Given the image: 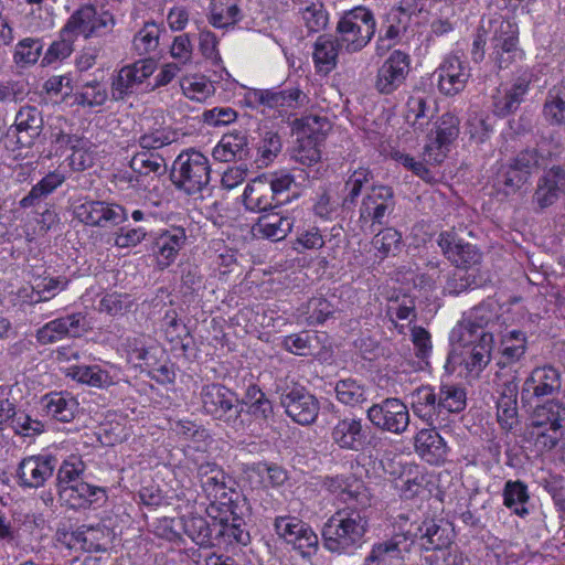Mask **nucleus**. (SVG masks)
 Wrapping results in <instances>:
<instances>
[{
    "label": "nucleus",
    "instance_id": "nucleus-2",
    "mask_svg": "<svg viewBox=\"0 0 565 565\" xmlns=\"http://www.w3.org/2000/svg\"><path fill=\"white\" fill-rule=\"evenodd\" d=\"M412 545L418 542L420 548L433 553L425 556L431 565H456V556H451L452 530L449 525L435 520H425L420 524L411 525L407 530Z\"/></svg>",
    "mask_w": 565,
    "mask_h": 565
},
{
    "label": "nucleus",
    "instance_id": "nucleus-28",
    "mask_svg": "<svg viewBox=\"0 0 565 565\" xmlns=\"http://www.w3.org/2000/svg\"><path fill=\"white\" fill-rule=\"evenodd\" d=\"M511 379L507 380L501 387L497 401V418L504 430H512L519 424L518 416V376L516 370H513Z\"/></svg>",
    "mask_w": 565,
    "mask_h": 565
},
{
    "label": "nucleus",
    "instance_id": "nucleus-22",
    "mask_svg": "<svg viewBox=\"0 0 565 565\" xmlns=\"http://www.w3.org/2000/svg\"><path fill=\"white\" fill-rule=\"evenodd\" d=\"M434 76L437 77V86L441 94L455 96L465 89L470 72L458 56L449 55L435 71Z\"/></svg>",
    "mask_w": 565,
    "mask_h": 565
},
{
    "label": "nucleus",
    "instance_id": "nucleus-36",
    "mask_svg": "<svg viewBox=\"0 0 565 565\" xmlns=\"http://www.w3.org/2000/svg\"><path fill=\"white\" fill-rule=\"evenodd\" d=\"M503 505L513 514L525 519L531 513V494L527 484L518 480L505 481L502 489Z\"/></svg>",
    "mask_w": 565,
    "mask_h": 565
},
{
    "label": "nucleus",
    "instance_id": "nucleus-40",
    "mask_svg": "<svg viewBox=\"0 0 565 565\" xmlns=\"http://www.w3.org/2000/svg\"><path fill=\"white\" fill-rule=\"evenodd\" d=\"M196 478L206 498L218 490L228 489V484L234 483L223 468L213 461L198 463Z\"/></svg>",
    "mask_w": 565,
    "mask_h": 565
},
{
    "label": "nucleus",
    "instance_id": "nucleus-37",
    "mask_svg": "<svg viewBox=\"0 0 565 565\" xmlns=\"http://www.w3.org/2000/svg\"><path fill=\"white\" fill-rule=\"evenodd\" d=\"M527 350L526 334L520 330H512L504 334L500 342V356L497 365L500 370L509 369L521 361Z\"/></svg>",
    "mask_w": 565,
    "mask_h": 565
},
{
    "label": "nucleus",
    "instance_id": "nucleus-24",
    "mask_svg": "<svg viewBox=\"0 0 565 565\" xmlns=\"http://www.w3.org/2000/svg\"><path fill=\"white\" fill-rule=\"evenodd\" d=\"M411 13L402 7H394L384 15L376 41V53L383 55L406 33L411 23Z\"/></svg>",
    "mask_w": 565,
    "mask_h": 565
},
{
    "label": "nucleus",
    "instance_id": "nucleus-34",
    "mask_svg": "<svg viewBox=\"0 0 565 565\" xmlns=\"http://www.w3.org/2000/svg\"><path fill=\"white\" fill-rule=\"evenodd\" d=\"M243 203L247 210L258 213L276 210L280 206L269 188V183H267V179L262 175L246 185L243 193Z\"/></svg>",
    "mask_w": 565,
    "mask_h": 565
},
{
    "label": "nucleus",
    "instance_id": "nucleus-43",
    "mask_svg": "<svg viewBox=\"0 0 565 565\" xmlns=\"http://www.w3.org/2000/svg\"><path fill=\"white\" fill-rule=\"evenodd\" d=\"M42 404L47 416L63 423L71 422L78 408L77 401L62 392L46 394L42 398Z\"/></svg>",
    "mask_w": 565,
    "mask_h": 565
},
{
    "label": "nucleus",
    "instance_id": "nucleus-4",
    "mask_svg": "<svg viewBox=\"0 0 565 565\" xmlns=\"http://www.w3.org/2000/svg\"><path fill=\"white\" fill-rule=\"evenodd\" d=\"M170 179L178 190L188 195L201 193L211 180L207 157L192 148L183 150L173 161Z\"/></svg>",
    "mask_w": 565,
    "mask_h": 565
},
{
    "label": "nucleus",
    "instance_id": "nucleus-45",
    "mask_svg": "<svg viewBox=\"0 0 565 565\" xmlns=\"http://www.w3.org/2000/svg\"><path fill=\"white\" fill-rule=\"evenodd\" d=\"M343 49L338 44V39L332 35H319L313 50V61L319 72L329 73L337 65V58Z\"/></svg>",
    "mask_w": 565,
    "mask_h": 565
},
{
    "label": "nucleus",
    "instance_id": "nucleus-9",
    "mask_svg": "<svg viewBox=\"0 0 565 565\" xmlns=\"http://www.w3.org/2000/svg\"><path fill=\"white\" fill-rule=\"evenodd\" d=\"M276 393L286 415L295 423L306 426L317 420L320 403L305 386L297 383L277 384Z\"/></svg>",
    "mask_w": 565,
    "mask_h": 565
},
{
    "label": "nucleus",
    "instance_id": "nucleus-44",
    "mask_svg": "<svg viewBox=\"0 0 565 565\" xmlns=\"http://www.w3.org/2000/svg\"><path fill=\"white\" fill-rule=\"evenodd\" d=\"M531 427H565V405L555 399L536 405L531 416Z\"/></svg>",
    "mask_w": 565,
    "mask_h": 565
},
{
    "label": "nucleus",
    "instance_id": "nucleus-48",
    "mask_svg": "<svg viewBox=\"0 0 565 565\" xmlns=\"http://www.w3.org/2000/svg\"><path fill=\"white\" fill-rule=\"evenodd\" d=\"M469 345H472V349L466 361L467 367L470 371L480 372L491 360L493 337L491 332H483L476 338L475 343H470Z\"/></svg>",
    "mask_w": 565,
    "mask_h": 565
},
{
    "label": "nucleus",
    "instance_id": "nucleus-38",
    "mask_svg": "<svg viewBox=\"0 0 565 565\" xmlns=\"http://www.w3.org/2000/svg\"><path fill=\"white\" fill-rule=\"evenodd\" d=\"M530 81L519 77L509 88L498 90L493 96V111L497 116L505 117L516 111L529 90Z\"/></svg>",
    "mask_w": 565,
    "mask_h": 565
},
{
    "label": "nucleus",
    "instance_id": "nucleus-59",
    "mask_svg": "<svg viewBox=\"0 0 565 565\" xmlns=\"http://www.w3.org/2000/svg\"><path fill=\"white\" fill-rule=\"evenodd\" d=\"M406 120L415 129L423 130L424 126L428 124L429 118L433 116V108L428 105L427 100L422 96H412L406 104Z\"/></svg>",
    "mask_w": 565,
    "mask_h": 565
},
{
    "label": "nucleus",
    "instance_id": "nucleus-29",
    "mask_svg": "<svg viewBox=\"0 0 565 565\" xmlns=\"http://www.w3.org/2000/svg\"><path fill=\"white\" fill-rule=\"evenodd\" d=\"M416 454L429 465L438 466L446 461L448 447L434 426L420 429L414 437Z\"/></svg>",
    "mask_w": 565,
    "mask_h": 565
},
{
    "label": "nucleus",
    "instance_id": "nucleus-12",
    "mask_svg": "<svg viewBox=\"0 0 565 565\" xmlns=\"http://www.w3.org/2000/svg\"><path fill=\"white\" fill-rule=\"evenodd\" d=\"M366 418L376 429L396 435L405 433L411 422L407 405L395 397L373 404L366 411Z\"/></svg>",
    "mask_w": 565,
    "mask_h": 565
},
{
    "label": "nucleus",
    "instance_id": "nucleus-10",
    "mask_svg": "<svg viewBox=\"0 0 565 565\" xmlns=\"http://www.w3.org/2000/svg\"><path fill=\"white\" fill-rule=\"evenodd\" d=\"M330 129L327 118L309 115L302 119V136L291 151V159L302 166L311 167L321 159V145L326 132Z\"/></svg>",
    "mask_w": 565,
    "mask_h": 565
},
{
    "label": "nucleus",
    "instance_id": "nucleus-32",
    "mask_svg": "<svg viewBox=\"0 0 565 565\" xmlns=\"http://www.w3.org/2000/svg\"><path fill=\"white\" fill-rule=\"evenodd\" d=\"M43 124L42 111L38 107H21L14 120L18 143L25 148L33 146L43 130Z\"/></svg>",
    "mask_w": 565,
    "mask_h": 565
},
{
    "label": "nucleus",
    "instance_id": "nucleus-5",
    "mask_svg": "<svg viewBox=\"0 0 565 565\" xmlns=\"http://www.w3.org/2000/svg\"><path fill=\"white\" fill-rule=\"evenodd\" d=\"M203 409L214 419L225 423L234 429L244 428L239 398L235 392L225 385L212 383L201 390Z\"/></svg>",
    "mask_w": 565,
    "mask_h": 565
},
{
    "label": "nucleus",
    "instance_id": "nucleus-53",
    "mask_svg": "<svg viewBox=\"0 0 565 565\" xmlns=\"http://www.w3.org/2000/svg\"><path fill=\"white\" fill-rule=\"evenodd\" d=\"M43 41L40 38H24L14 49L13 61L19 67L34 65L42 55Z\"/></svg>",
    "mask_w": 565,
    "mask_h": 565
},
{
    "label": "nucleus",
    "instance_id": "nucleus-26",
    "mask_svg": "<svg viewBox=\"0 0 565 565\" xmlns=\"http://www.w3.org/2000/svg\"><path fill=\"white\" fill-rule=\"evenodd\" d=\"M185 241V230L180 226L164 230L153 238L151 250L160 269L169 267L175 260Z\"/></svg>",
    "mask_w": 565,
    "mask_h": 565
},
{
    "label": "nucleus",
    "instance_id": "nucleus-13",
    "mask_svg": "<svg viewBox=\"0 0 565 565\" xmlns=\"http://www.w3.org/2000/svg\"><path fill=\"white\" fill-rule=\"evenodd\" d=\"M154 70L156 62L152 58L139 60L121 67L111 81V99L122 102L137 94Z\"/></svg>",
    "mask_w": 565,
    "mask_h": 565
},
{
    "label": "nucleus",
    "instance_id": "nucleus-62",
    "mask_svg": "<svg viewBox=\"0 0 565 565\" xmlns=\"http://www.w3.org/2000/svg\"><path fill=\"white\" fill-rule=\"evenodd\" d=\"M124 347L129 355L134 358L139 364L145 363L149 365V361L152 358L151 339L146 334H135L127 337L124 342Z\"/></svg>",
    "mask_w": 565,
    "mask_h": 565
},
{
    "label": "nucleus",
    "instance_id": "nucleus-50",
    "mask_svg": "<svg viewBox=\"0 0 565 565\" xmlns=\"http://www.w3.org/2000/svg\"><path fill=\"white\" fill-rule=\"evenodd\" d=\"M86 469V465L78 455H71L56 468V487L58 493L63 488L71 487L79 481Z\"/></svg>",
    "mask_w": 565,
    "mask_h": 565
},
{
    "label": "nucleus",
    "instance_id": "nucleus-23",
    "mask_svg": "<svg viewBox=\"0 0 565 565\" xmlns=\"http://www.w3.org/2000/svg\"><path fill=\"white\" fill-rule=\"evenodd\" d=\"M233 484L230 483L228 489L218 490L206 498L210 501L206 513L215 522H226V518L245 514L248 510L246 499L233 488Z\"/></svg>",
    "mask_w": 565,
    "mask_h": 565
},
{
    "label": "nucleus",
    "instance_id": "nucleus-17",
    "mask_svg": "<svg viewBox=\"0 0 565 565\" xmlns=\"http://www.w3.org/2000/svg\"><path fill=\"white\" fill-rule=\"evenodd\" d=\"M409 71V55L401 50L393 51L377 70L375 89L383 95L393 94L405 84Z\"/></svg>",
    "mask_w": 565,
    "mask_h": 565
},
{
    "label": "nucleus",
    "instance_id": "nucleus-56",
    "mask_svg": "<svg viewBox=\"0 0 565 565\" xmlns=\"http://www.w3.org/2000/svg\"><path fill=\"white\" fill-rule=\"evenodd\" d=\"M543 115L552 125L565 124V90L563 88L553 87L547 92Z\"/></svg>",
    "mask_w": 565,
    "mask_h": 565
},
{
    "label": "nucleus",
    "instance_id": "nucleus-16",
    "mask_svg": "<svg viewBox=\"0 0 565 565\" xmlns=\"http://www.w3.org/2000/svg\"><path fill=\"white\" fill-rule=\"evenodd\" d=\"M369 433L363 419L352 415L339 418L331 427L330 437L341 450L359 452L370 445Z\"/></svg>",
    "mask_w": 565,
    "mask_h": 565
},
{
    "label": "nucleus",
    "instance_id": "nucleus-46",
    "mask_svg": "<svg viewBox=\"0 0 565 565\" xmlns=\"http://www.w3.org/2000/svg\"><path fill=\"white\" fill-rule=\"evenodd\" d=\"M65 179V175L58 170L47 173L32 186L30 192L20 201V205L24 209L36 205L62 185Z\"/></svg>",
    "mask_w": 565,
    "mask_h": 565
},
{
    "label": "nucleus",
    "instance_id": "nucleus-42",
    "mask_svg": "<svg viewBox=\"0 0 565 565\" xmlns=\"http://www.w3.org/2000/svg\"><path fill=\"white\" fill-rule=\"evenodd\" d=\"M297 12L309 34L324 30L329 23V13L319 0H294Z\"/></svg>",
    "mask_w": 565,
    "mask_h": 565
},
{
    "label": "nucleus",
    "instance_id": "nucleus-31",
    "mask_svg": "<svg viewBox=\"0 0 565 565\" xmlns=\"http://www.w3.org/2000/svg\"><path fill=\"white\" fill-rule=\"evenodd\" d=\"M249 98L259 105L277 109L279 113L294 109L302 104L306 98L299 88L289 89H253L248 94Z\"/></svg>",
    "mask_w": 565,
    "mask_h": 565
},
{
    "label": "nucleus",
    "instance_id": "nucleus-14",
    "mask_svg": "<svg viewBox=\"0 0 565 565\" xmlns=\"http://www.w3.org/2000/svg\"><path fill=\"white\" fill-rule=\"evenodd\" d=\"M395 193L388 185H372L363 196L359 209V222L372 225L387 224L388 216L395 210Z\"/></svg>",
    "mask_w": 565,
    "mask_h": 565
},
{
    "label": "nucleus",
    "instance_id": "nucleus-3",
    "mask_svg": "<svg viewBox=\"0 0 565 565\" xmlns=\"http://www.w3.org/2000/svg\"><path fill=\"white\" fill-rule=\"evenodd\" d=\"M375 31L376 21L373 12L366 7L359 6L342 13L335 26V36L344 52L356 53L371 42Z\"/></svg>",
    "mask_w": 565,
    "mask_h": 565
},
{
    "label": "nucleus",
    "instance_id": "nucleus-49",
    "mask_svg": "<svg viewBox=\"0 0 565 565\" xmlns=\"http://www.w3.org/2000/svg\"><path fill=\"white\" fill-rule=\"evenodd\" d=\"M337 401L345 406L355 407L366 402V390L359 381L348 377L334 385Z\"/></svg>",
    "mask_w": 565,
    "mask_h": 565
},
{
    "label": "nucleus",
    "instance_id": "nucleus-64",
    "mask_svg": "<svg viewBox=\"0 0 565 565\" xmlns=\"http://www.w3.org/2000/svg\"><path fill=\"white\" fill-rule=\"evenodd\" d=\"M134 300L127 294H107L99 301V311L106 312L113 317L124 316L130 311Z\"/></svg>",
    "mask_w": 565,
    "mask_h": 565
},
{
    "label": "nucleus",
    "instance_id": "nucleus-19",
    "mask_svg": "<svg viewBox=\"0 0 565 565\" xmlns=\"http://www.w3.org/2000/svg\"><path fill=\"white\" fill-rule=\"evenodd\" d=\"M437 243L445 257L458 269L475 271L481 263L482 254L479 248L458 237L455 232L440 233Z\"/></svg>",
    "mask_w": 565,
    "mask_h": 565
},
{
    "label": "nucleus",
    "instance_id": "nucleus-7",
    "mask_svg": "<svg viewBox=\"0 0 565 565\" xmlns=\"http://www.w3.org/2000/svg\"><path fill=\"white\" fill-rule=\"evenodd\" d=\"M484 33H490L492 56L499 68H508L521 54L519 47V26L515 22L495 15L482 24Z\"/></svg>",
    "mask_w": 565,
    "mask_h": 565
},
{
    "label": "nucleus",
    "instance_id": "nucleus-63",
    "mask_svg": "<svg viewBox=\"0 0 565 565\" xmlns=\"http://www.w3.org/2000/svg\"><path fill=\"white\" fill-rule=\"evenodd\" d=\"M459 118L454 114H443L436 122V143L448 147L459 135Z\"/></svg>",
    "mask_w": 565,
    "mask_h": 565
},
{
    "label": "nucleus",
    "instance_id": "nucleus-35",
    "mask_svg": "<svg viewBox=\"0 0 565 565\" xmlns=\"http://www.w3.org/2000/svg\"><path fill=\"white\" fill-rule=\"evenodd\" d=\"M292 226L294 220L289 215L271 210L258 217L253 232L273 242H279L290 233Z\"/></svg>",
    "mask_w": 565,
    "mask_h": 565
},
{
    "label": "nucleus",
    "instance_id": "nucleus-18",
    "mask_svg": "<svg viewBox=\"0 0 565 565\" xmlns=\"http://www.w3.org/2000/svg\"><path fill=\"white\" fill-rule=\"evenodd\" d=\"M88 330V322L83 312H74L46 322L36 330V341L52 344L65 338H78Z\"/></svg>",
    "mask_w": 565,
    "mask_h": 565
},
{
    "label": "nucleus",
    "instance_id": "nucleus-1",
    "mask_svg": "<svg viewBox=\"0 0 565 565\" xmlns=\"http://www.w3.org/2000/svg\"><path fill=\"white\" fill-rule=\"evenodd\" d=\"M367 527L364 511L349 507L339 509L322 527L323 546L339 555L351 554L363 544Z\"/></svg>",
    "mask_w": 565,
    "mask_h": 565
},
{
    "label": "nucleus",
    "instance_id": "nucleus-6",
    "mask_svg": "<svg viewBox=\"0 0 565 565\" xmlns=\"http://www.w3.org/2000/svg\"><path fill=\"white\" fill-rule=\"evenodd\" d=\"M500 308L492 300H487L473 307L451 332V340L462 347L475 343L476 338L483 332H493L500 328Z\"/></svg>",
    "mask_w": 565,
    "mask_h": 565
},
{
    "label": "nucleus",
    "instance_id": "nucleus-58",
    "mask_svg": "<svg viewBox=\"0 0 565 565\" xmlns=\"http://www.w3.org/2000/svg\"><path fill=\"white\" fill-rule=\"evenodd\" d=\"M439 406L441 413H459L466 407V392L462 387L455 384H441L438 391Z\"/></svg>",
    "mask_w": 565,
    "mask_h": 565
},
{
    "label": "nucleus",
    "instance_id": "nucleus-25",
    "mask_svg": "<svg viewBox=\"0 0 565 565\" xmlns=\"http://www.w3.org/2000/svg\"><path fill=\"white\" fill-rule=\"evenodd\" d=\"M564 192L565 168L553 166L539 178L532 200L542 211L557 202Z\"/></svg>",
    "mask_w": 565,
    "mask_h": 565
},
{
    "label": "nucleus",
    "instance_id": "nucleus-30",
    "mask_svg": "<svg viewBox=\"0 0 565 565\" xmlns=\"http://www.w3.org/2000/svg\"><path fill=\"white\" fill-rule=\"evenodd\" d=\"M58 495L66 505L75 510L89 509L92 505L100 504L107 499L105 488L92 486L83 481L63 488Z\"/></svg>",
    "mask_w": 565,
    "mask_h": 565
},
{
    "label": "nucleus",
    "instance_id": "nucleus-55",
    "mask_svg": "<svg viewBox=\"0 0 565 565\" xmlns=\"http://www.w3.org/2000/svg\"><path fill=\"white\" fill-rule=\"evenodd\" d=\"M373 179V173L367 168H359L354 170L348 178L344 184V191L347 192L343 199V206L349 209L355 206L356 200L360 196L364 186L370 184Z\"/></svg>",
    "mask_w": 565,
    "mask_h": 565
},
{
    "label": "nucleus",
    "instance_id": "nucleus-47",
    "mask_svg": "<svg viewBox=\"0 0 565 565\" xmlns=\"http://www.w3.org/2000/svg\"><path fill=\"white\" fill-rule=\"evenodd\" d=\"M184 533L201 547L213 545L212 534L216 532V523L210 525L207 521L199 515H188L180 519Z\"/></svg>",
    "mask_w": 565,
    "mask_h": 565
},
{
    "label": "nucleus",
    "instance_id": "nucleus-39",
    "mask_svg": "<svg viewBox=\"0 0 565 565\" xmlns=\"http://www.w3.org/2000/svg\"><path fill=\"white\" fill-rule=\"evenodd\" d=\"M212 156L220 162L243 161L249 157L247 138L242 132L227 134L214 147Z\"/></svg>",
    "mask_w": 565,
    "mask_h": 565
},
{
    "label": "nucleus",
    "instance_id": "nucleus-11",
    "mask_svg": "<svg viewBox=\"0 0 565 565\" xmlns=\"http://www.w3.org/2000/svg\"><path fill=\"white\" fill-rule=\"evenodd\" d=\"M547 159L536 149L526 148L516 153L510 163L499 174V183L504 186L507 194L515 193L540 169L545 168Z\"/></svg>",
    "mask_w": 565,
    "mask_h": 565
},
{
    "label": "nucleus",
    "instance_id": "nucleus-27",
    "mask_svg": "<svg viewBox=\"0 0 565 565\" xmlns=\"http://www.w3.org/2000/svg\"><path fill=\"white\" fill-rule=\"evenodd\" d=\"M412 546L407 531L394 534L391 539L372 546L364 565H392L393 559L403 558V554L408 553Z\"/></svg>",
    "mask_w": 565,
    "mask_h": 565
},
{
    "label": "nucleus",
    "instance_id": "nucleus-15",
    "mask_svg": "<svg viewBox=\"0 0 565 565\" xmlns=\"http://www.w3.org/2000/svg\"><path fill=\"white\" fill-rule=\"evenodd\" d=\"M58 459L52 454H39L24 457L17 467V482L22 488L39 489L45 487L57 468Z\"/></svg>",
    "mask_w": 565,
    "mask_h": 565
},
{
    "label": "nucleus",
    "instance_id": "nucleus-60",
    "mask_svg": "<svg viewBox=\"0 0 565 565\" xmlns=\"http://www.w3.org/2000/svg\"><path fill=\"white\" fill-rule=\"evenodd\" d=\"M177 140V132L171 128H158L142 134L137 142L141 151L153 152Z\"/></svg>",
    "mask_w": 565,
    "mask_h": 565
},
{
    "label": "nucleus",
    "instance_id": "nucleus-41",
    "mask_svg": "<svg viewBox=\"0 0 565 565\" xmlns=\"http://www.w3.org/2000/svg\"><path fill=\"white\" fill-rule=\"evenodd\" d=\"M239 402L256 420L267 423L274 417V405L257 384H249Z\"/></svg>",
    "mask_w": 565,
    "mask_h": 565
},
{
    "label": "nucleus",
    "instance_id": "nucleus-51",
    "mask_svg": "<svg viewBox=\"0 0 565 565\" xmlns=\"http://www.w3.org/2000/svg\"><path fill=\"white\" fill-rule=\"evenodd\" d=\"M245 514L238 516L231 515L225 521H218L216 524V535L225 537L226 542H236L238 544L247 545L250 541L248 531L246 530V523L244 521Z\"/></svg>",
    "mask_w": 565,
    "mask_h": 565
},
{
    "label": "nucleus",
    "instance_id": "nucleus-20",
    "mask_svg": "<svg viewBox=\"0 0 565 565\" xmlns=\"http://www.w3.org/2000/svg\"><path fill=\"white\" fill-rule=\"evenodd\" d=\"M561 386V374L555 367H535L523 383L521 399L523 403H532L533 399L547 398L557 394Z\"/></svg>",
    "mask_w": 565,
    "mask_h": 565
},
{
    "label": "nucleus",
    "instance_id": "nucleus-21",
    "mask_svg": "<svg viewBox=\"0 0 565 565\" xmlns=\"http://www.w3.org/2000/svg\"><path fill=\"white\" fill-rule=\"evenodd\" d=\"M74 214L82 223L99 227L117 225L127 220V212L122 206L100 201L84 202L75 206Z\"/></svg>",
    "mask_w": 565,
    "mask_h": 565
},
{
    "label": "nucleus",
    "instance_id": "nucleus-33",
    "mask_svg": "<svg viewBox=\"0 0 565 565\" xmlns=\"http://www.w3.org/2000/svg\"><path fill=\"white\" fill-rule=\"evenodd\" d=\"M411 408L416 417L428 426H434L441 415L438 393L430 385H422L415 388L411 393Z\"/></svg>",
    "mask_w": 565,
    "mask_h": 565
},
{
    "label": "nucleus",
    "instance_id": "nucleus-57",
    "mask_svg": "<svg viewBox=\"0 0 565 565\" xmlns=\"http://www.w3.org/2000/svg\"><path fill=\"white\" fill-rule=\"evenodd\" d=\"M564 428L565 427L537 428L530 426L529 435L540 452H550L557 448L564 436Z\"/></svg>",
    "mask_w": 565,
    "mask_h": 565
},
{
    "label": "nucleus",
    "instance_id": "nucleus-61",
    "mask_svg": "<svg viewBox=\"0 0 565 565\" xmlns=\"http://www.w3.org/2000/svg\"><path fill=\"white\" fill-rule=\"evenodd\" d=\"M161 29L154 22H146L143 28L135 35L132 45L139 55L154 51L159 45Z\"/></svg>",
    "mask_w": 565,
    "mask_h": 565
},
{
    "label": "nucleus",
    "instance_id": "nucleus-52",
    "mask_svg": "<svg viewBox=\"0 0 565 565\" xmlns=\"http://www.w3.org/2000/svg\"><path fill=\"white\" fill-rule=\"evenodd\" d=\"M129 167L140 175H149L150 173L160 175L167 170L163 157L148 151L136 152L129 162Z\"/></svg>",
    "mask_w": 565,
    "mask_h": 565
},
{
    "label": "nucleus",
    "instance_id": "nucleus-54",
    "mask_svg": "<svg viewBox=\"0 0 565 565\" xmlns=\"http://www.w3.org/2000/svg\"><path fill=\"white\" fill-rule=\"evenodd\" d=\"M75 41L76 40L62 28L58 33V39L53 41L45 51L41 61L42 66L60 63L70 57L74 51Z\"/></svg>",
    "mask_w": 565,
    "mask_h": 565
},
{
    "label": "nucleus",
    "instance_id": "nucleus-8",
    "mask_svg": "<svg viewBox=\"0 0 565 565\" xmlns=\"http://www.w3.org/2000/svg\"><path fill=\"white\" fill-rule=\"evenodd\" d=\"M116 24L114 15L107 10H98L93 4H82L62 26L74 40L105 36L113 32Z\"/></svg>",
    "mask_w": 565,
    "mask_h": 565
}]
</instances>
